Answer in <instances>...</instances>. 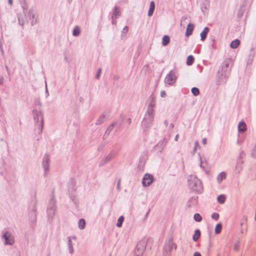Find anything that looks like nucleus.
I'll return each mask as SVG.
<instances>
[{
    "mask_svg": "<svg viewBox=\"0 0 256 256\" xmlns=\"http://www.w3.org/2000/svg\"><path fill=\"white\" fill-rule=\"evenodd\" d=\"M194 256H201V254L200 252H194Z\"/></svg>",
    "mask_w": 256,
    "mask_h": 256,
    "instance_id": "37",
    "label": "nucleus"
},
{
    "mask_svg": "<svg viewBox=\"0 0 256 256\" xmlns=\"http://www.w3.org/2000/svg\"><path fill=\"white\" fill-rule=\"evenodd\" d=\"M177 73L176 70H170L164 79L165 83L169 86L173 85L177 79Z\"/></svg>",
    "mask_w": 256,
    "mask_h": 256,
    "instance_id": "2",
    "label": "nucleus"
},
{
    "mask_svg": "<svg viewBox=\"0 0 256 256\" xmlns=\"http://www.w3.org/2000/svg\"><path fill=\"white\" fill-rule=\"evenodd\" d=\"M177 248L176 244L174 243L172 241H170L168 242V244L166 247V249H168L169 251H170L172 249H176Z\"/></svg>",
    "mask_w": 256,
    "mask_h": 256,
    "instance_id": "16",
    "label": "nucleus"
},
{
    "mask_svg": "<svg viewBox=\"0 0 256 256\" xmlns=\"http://www.w3.org/2000/svg\"><path fill=\"white\" fill-rule=\"evenodd\" d=\"M226 178V174L225 172H222L218 174L216 178L217 182L220 184Z\"/></svg>",
    "mask_w": 256,
    "mask_h": 256,
    "instance_id": "10",
    "label": "nucleus"
},
{
    "mask_svg": "<svg viewBox=\"0 0 256 256\" xmlns=\"http://www.w3.org/2000/svg\"><path fill=\"white\" fill-rule=\"evenodd\" d=\"M194 62V58L192 56H189L188 57L186 64L188 66L192 65Z\"/></svg>",
    "mask_w": 256,
    "mask_h": 256,
    "instance_id": "22",
    "label": "nucleus"
},
{
    "mask_svg": "<svg viewBox=\"0 0 256 256\" xmlns=\"http://www.w3.org/2000/svg\"><path fill=\"white\" fill-rule=\"evenodd\" d=\"M2 78H0V84H2Z\"/></svg>",
    "mask_w": 256,
    "mask_h": 256,
    "instance_id": "41",
    "label": "nucleus"
},
{
    "mask_svg": "<svg viewBox=\"0 0 256 256\" xmlns=\"http://www.w3.org/2000/svg\"><path fill=\"white\" fill-rule=\"evenodd\" d=\"M194 219L196 221L200 222L202 220V218L200 214H196L194 215Z\"/></svg>",
    "mask_w": 256,
    "mask_h": 256,
    "instance_id": "27",
    "label": "nucleus"
},
{
    "mask_svg": "<svg viewBox=\"0 0 256 256\" xmlns=\"http://www.w3.org/2000/svg\"><path fill=\"white\" fill-rule=\"evenodd\" d=\"M34 118L36 122L38 123V117L41 118V122L39 124L40 131L42 132L43 126V117L40 112L34 110L33 111Z\"/></svg>",
    "mask_w": 256,
    "mask_h": 256,
    "instance_id": "5",
    "label": "nucleus"
},
{
    "mask_svg": "<svg viewBox=\"0 0 256 256\" xmlns=\"http://www.w3.org/2000/svg\"><path fill=\"white\" fill-rule=\"evenodd\" d=\"M200 167L204 168V166H202V162H200Z\"/></svg>",
    "mask_w": 256,
    "mask_h": 256,
    "instance_id": "42",
    "label": "nucleus"
},
{
    "mask_svg": "<svg viewBox=\"0 0 256 256\" xmlns=\"http://www.w3.org/2000/svg\"><path fill=\"white\" fill-rule=\"evenodd\" d=\"M192 92L194 96H197L200 94L199 90L196 88H193L192 89Z\"/></svg>",
    "mask_w": 256,
    "mask_h": 256,
    "instance_id": "26",
    "label": "nucleus"
},
{
    "mask_svg": "<svg viewBox=\"0 0 256 256\" xmlns=\"http://www.w3.org/2000/svg\"><path fill=\"white\" fill-rule=\"evenodd\" d=\"M155 8V4L154 1H152L150 3V9L148 12V16H150L152 15Z\"/></svg>",
    "mask_w": 256,
    "mask_h": 256,
    "instance_id": "15",
    "label": "nucleus"
},
{
    "mask_svg": "<svg viewBox=\"0 0 256 256\" xmlns=\"http://www.w3.org/2000/svg\"><path fill=\"white\" fill-rule=\"evenodd\" d=\"M120 15V10L119 8L117 7H116L113 16H112V24H114V19H116L118 16H119Z\"/></svg>",
    "mask_w": 256,
    "mask_h": 256,
    "instance_id": "14",
    "label": "nucleus"
},
{
    "mask_svg": "<svg viewBox=\"0 0 256 256\" xmlns=\"http://www.w3.org/2000/svg\"><path fill=\"white\" fill-rule=\"evenodd\" d=\"M226 200V196L220 194L218 197V201L220 204H224Z\"/></svg>",
    "mask_w": 256,
    "mask_h": 256,
    "instance_id": "21",
    "label": "nucleus"
},
{
    "mask_svg": "<svg viewBox=\"0 0 256 256\" xmlns=\"http://www.w3.org/2000/svg\"><path fill=\"white\" fill-rule=\"evenodd\" d=\"M179 138V134H176L175 136L174 140L177 142L178 140V138Z\"/></svg>",
    "mask_w": 256,
    "mask_h": 256,
    "instance_id": "38",
    "label": "nucleus"
},
{
    "mask_svg": "<svg viewBox=\"0 0 256 256\" xmlns=\"http://www.w3.org/2000/svg\"><path fill=\"white\" fill-rule=\"evenodd\" d=\"M72 34L74 36H78L80 34V29L79 27L76 26L73 30Z\"/></svg>",
    "mask_w": 256,
    "mask_h": 256,
    "instance_id": "25",
    "label": "nucleus"
},
{
    "mask_svg": "<svg viewBox=\"0 0 256 256\" xmlns=\"http://www.w3.org/2000/svg\"><path fill=\"white\" fill-rule=\"evenodd\" d=\"M240 44V41L238 40H235L232 42L230 47L232 48H236Z\"/></svg>",
    "mask_w": 256,
    "mask_h": 256,
    "instance_id": "18",
    "label": "nucleus"
},
{
    "mask_svg": "<svg viewBox=\"0 0 256 256\" xmlns=\"http://www.w3.org/2000/svg\"><path fill=\"white\" fill-rule=\"evenodd\" d=\"M86 222L84 219H80L78 222V227L80 229H84L85 227Z\"/></svg>",
    "mask_w": 256,
    "mask_h": 256,
    "instance_id": "23",
    "label": "nucleus"
},
{
    "mask_svg": "<svg viewBox=\"0 0 256 256\" xmlns=\"http://www.w3.org/2000/svg\"><path fill=\"white\" fill-rule=\"evenodd\" d=\"M108 158V160H110V158H109V156H108V158Z\"/></svg>",
    "mask_w": 256,
    "mask_h": 256,
    "instance_id": "45",
    "label": "nucleus"
},
{
    "mask_svg": "<svg viewBox=\"0 0 256 256\" xmlns=\"http://www.w3.org/2000/svg\"><path fill=\"white\" fill-rule=\"evenodd\" d=\"M160 96L162 97H164L166 96V92L165 91H162L160 92Z\"/></svg>",
    "mask_w": 256,
    "mask_h": 256,
    "instance_id": "34",
    "label": "nucleus"
},
{
    "mask_svg": "<svg viewBox=\"0 0 256 256\" xmlns=\"http://www.w3.org/2000/svg\"><path fill=\"white\" fill-rule=\"evenodd\" d=\"M207 140L206 138H204L202 140V143L204 145H206V144Z\"/></svg>",
    "mask_w": 256,
    "mask_h": 256,
    "instance_id": "35",
    "label": "nucleus"
},
{
    "mask_svg": "<svg viewBox=\"0 0 256 256\" xmlns=\"http://www.w3.org/2000/svg\"><path fill=\"white\" fill-rule=\"evenodd\" d=\"M194 29V25L192 24H188L187 26L186 33V36L188 37L190 36L192 33Z\"/></svg>",
    "mask_w": 256,
    "mask_h": 256,
    "instance_id": "9",
    "label": "nucleus"
},
{
    "mask_svg": "<svg viewBox=\"0 0 256 256\" xmlns=\"http://www.w3.org/2000/svg\"><path fill=\"white\" fill-rule=\"evenodd\" d=\"M68 245H69V248H70V253H72L74 252V249L72 247V242L71 240L70 239L68 240Z\"/></svg>",
    "mask_w": 256,
    "mask_h": 256,
    "instance_id": "30",
    "label": "nucleus"
},
{
    "mask_svg": "<svg viewBox=\"0 0 256 256\" xmlns=\"http://www.w3.org/2000/svg\"><path fill=\"white\" fill-rule=\"evenodd\" d=\"M199 146L198 142V141H196V142H195V146H194V152H196V148H197V146Z\"/></svg>",
    "mask_w": 256,
    "mask_h": 256,
    "instance_id": "31",
    "label": "nucleus"
},
{
    "mask_svg": "<svg viewBox=\"0 0 256 256\" xmlns=\"http://www.w3.org/2000/svg\"><path fill=\"white\" fill-rule=\"evenodd\" d=\"M100 72H101V69L100 68L98 70V74H97L96 76V78H99V76H100Z\"/></svg>",
    "mask_w": 256,
    "mask_h": 256,
    "instance_id": "36",
    "label": "nucleus"
},
{
    "mask_svg": "<svg viewBox=\"0 0 256 256\" xmlns=\"http://www.w3.org/2000/svg\"><path fill=\"white\" fill-rule=\"evenodd\" d=\"M5 244L12 245L14 243V238L9 232H6L4 236Z\"/></svg>",
    "mask_w": 256,
    "mask_h": 256,
    "instance_id": "6",
    "label": "nucleus"
},
{
    "mask_svg": "<svg viewBox=\"0 0 256 256\" xmlns=\"http://www.w3.org/2000/svg\"><path fill=\"white\" fill-rule=\"evenodd\" d=\"M210 29L208 27H206L202 32L200 34L201 40L204 41L207 36L208 32H209Z\"/></svg>",
    "mask_w": 256,
    "mask_h": 256,
    "instance_id": "12",
    "label": "nucleus"
},
{
    "mask_svg": "<svg viewBox=\"0 0 256 256\" xmlns=\"http://www.w3.org/2000/svg\"><path fill=\"white\" fill-rule=\"evenodd\" d=\"M238 132H244L247 130V126L244 122H240L238 126Z\"/></svg>",
    "mask_w": 256,
    "mask_h": 256,
    "instance_id": "8",
    "label": "nucleus"
},
{
    "mask_svg": "<svg viewBox=\"0 0 256 256\" xmlns=\"http://www.w3.org/2000/svg\"><path fill=\"white\" fill-rule=\"evenodd\" d=\"M124 218L123 216H120L118 218L117 224H116V226L120 228L122 226V225L124 222Z\"/></svg>",
    "mask_w": 256,
    "mask_h": 256,
    "instance_id": "24",
    "label": "nucleus"
},
{
    "mask_svg": "<svg viewBox=\"0 0 256 256\" xmlns=\"http://www.w3.org/2000/svg\"><path fill=\"white\" fill-rule=\"evenodd\" d=\"M225 66H226V68H228V64H226Z\"/></svg>",
    "mask_w": 256,
    "mask_h": 256,
    "instance_id": "44",
    "label": "nucleus"
},
{
    "mask_svg": "<svg viewBox=\"0 0 256 256\" xmlns=\"http://www.w3.org/2000/svg\"><path fill=\"white\" fill-rule=\"evenodd\" d=\"M120 184V181L119 180L118 182V188H119Z\"/></svg>",
    "mask_w": 256,
    "mask_h": 256,
    "instance_id": "40",
    "label": "nucleus"
},
{
    "mask_svg": "<svg viewBox=\"0 0 256 256\" xmlns=\"http://www.w3.org/2000/svg\"><path fill=\"white\" fill-rule=\"evenodd\" d=\"M105 118V117L104 116H101L100 117V118L98 119L96 124H99L102 122L103 121H104Z\"/></svg>",
    "mask_w": 256,
    "mask_h": 256,
    "instance_id": "28",
    "label": "nucleus"
},
{
    "mask_svg": "<svg viewBox=\"0 0 256 256\" xmlns=\"http://www.w3.org/2000/svg\"><path fill=\"white\" fill-rule=\"evenodd\" d=\"M128 26H126L123 28L122 32H128Z\"/></svg>",
    "mask_w": 256,
    "mask_h": 256,
    "instance_id": "33",
    "label": "nucleus"
},
{
    "mask_svg": "<svg viewBox=\"0 0 256 256\" xmlns=\"http://www.w3.org/2000/svg\"><path fill=\"white\" fill-rule=\"evenodd\" d=\"M154 104L153 102H151L149 105V108L148 111V114L146 116L144 120L142 122V124L144 125L146 120L148 119L150 122L153 120L154 118Z\"/></svg>",
    "mask_w": 256,
    "mask_h": 256,
    "instance_id": "4",
    "label": "nucleus"
},
{
    "mask_svg": "<svg viewBox=\"0 0 256 256\" xmlns=\"http://www.w3.org/2000/svg\"><path fill=\"white\" fill-rule=\"evenodd\" d=\"M153 182V176L150 174H146L142 180V184L144 186H150Z\"/></svg>",
    "mask_w": 256,
    "mask_h": 256,
    "instance_id": "7",
    "label": "nucleus"
},
{
    "mask_svg": "<svg viewBox=\"0 0 256 256\" xmlns=\"http://www.w3.org/2000/svg\"><path fill=\"white\" fill-rule=\"evenodd\" d=\"M212 218L213 219H214L216 220H218L219 218V214L218 213H214L212 215Z\"/></svg>",
    "mask_w": 256,
    "mask_h": 256,
    "instance_id": "29",
    "label": "nucleus"
},
{
    "mask_svg": "<svg viewBox=\"0 0 256 256\" xmlns=\"http://www.w3.org/2000/svg\"><path fill=\"white\" fill-rule=\"evenodd\" d=\"M48 161H49V156L48 155H46L44 156V160L42 162L43 167L44 169L45 172H46V170L48 168Z\"/></svg>",
    "mask_w": 256,
    "mask_h": 256,
    "instance_id": "11",
    "label": "nucleus"
},
{
    "mask_svg": "<svg viewBox=\"0 0 256 256\" xmlns=\"http://www.w3.org/2000/svg\"><path fill=\"white\" fill-rule=\"evenodd\" d=\"M200 236V232L199 230H196L192 236L193 240L195 242L197 241Z\"/></svg>",
    "mask_w": 256,
    "mask_h": 256,
    "instance_id": "19",
    "label": "nucleus"
},
{
    "mask_svg": "<svg viewBox=\"0 0 256 256\" xmlns=\"http://www.w3.org/2000/svg\"><path fill=\"white\" fill-rule=\"evenodd\" d=\"M112 126H113V124H112V126H110L108 128V130H110V129H112Z\"/></svg>",
    "mask_w": 256,
    "mask_h": 256,
    "instance_id": "43",
    "label": "nucleus"
},
{
    "mask_svg": "<svg viewBox=\"0 0 256 256\" xmlns=\"http://www.w3.org/2000/svg\"><path fill=\"white\" fill-rule=\"evenodd\" d=\"M12 0H8V3L12 5Z\"/></svg>",
    "mask_w": 256,
    "mask_h": 256,
    "instance_id": "39",
    "label": "nucleus"
},
{
    "mask_svg": "<svg viewBox=\"0 0 256 256\" xmlns=\"http://www.w3.org/2000/svg\"><path fill=\"white\" fill-rule=\"evenodd\" d=\"M234 250L238 251L239 250V244H236L234 246Z\"/></svg>",
    "mask_w": 256,
    "mask_h": 256,
    "instance_id": "32",
    "label": "nucleus"
},
{
    "mask_svg": "<svg viewBox=\"0 0 256 256\" xmlns=\"http://www.w3.org/2000/svg\"><path fill=\"white\" fill-rule=\"evenodd\" d=\"M222 230V226L220 224H218L216 225L215 228V233L219 234L221 232Z\"/></svg>",
    "mask_w": 256,
    "mask_h": 256,
    "instance_id": "20",
    "label": "nucleus"
},
{
    "mask_svg": "<svg viewBox=\"0 0 256 256\" xmlns=\"http://www.w3.org/2000/svg\"><path fill=\"white\" fill-rule=\"evenodd\" d=\"M188 184L190 188L194 192L201 193L203 188L200 180L196 176H190L188 178Z\"/></svg>",
    "mask_w": 256,
    "mask_h": 256,
    "instance_id": "1",
    "label": "nucleus"
},
{
    "mask_svg": "<svg viewBox=\"0 0 256 256\" xmlns=\"http://www.w3.org/2000/svg\"><path fill=\"white\" fill-rule=\"evenodd\" d=\"M146 247V243L144 240L140 241L135 248L134 254L136 256H142L145 250Z\"/></svg>",
    "mask_w": 256,
    "mask_h": 256,
    "instance_id": "3",
    "label": "nucleus"
},
{
    "mask_svg": "<svg viewBox=\"0 0 256 256\" xmlns=\"http://www.w3.org/2000/svg\"><path fill=\"white\" fill-rule=\"evenodd\" d=\"M170 38L168 36H164L162 38V44L164 46H166L170 42Z\"/></svg>",
    "mask_w": 256,
    "mask_h": 256,
    "instance_id": "17",
    "label": "nucleus"
},
{
    "mask_svg": "<svg viewBox=\"0 0 256 256\" xmlns=\"http://www.w3.org/2000/svg\"><path fill=\"white\" fill-rule=\"evenodd\" d=\"M198 198L197 196L192 197L188 202V206H196L198 204Z\"/></svg>",
    "mask_w": 256,
    "mask_h": 256,
    "instance_id": "13",
    "label": "nucleus"
}]
</instances>
